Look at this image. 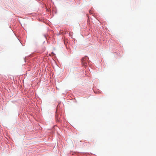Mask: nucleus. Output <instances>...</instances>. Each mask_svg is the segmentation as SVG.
I'll list each match as a JSON object with an SVG mask.
<instances>
[{
    "label": "nucleus",
    "instance_id": "1",
    "mask_svg": "<svg viewBox=\"0 0 156 156\" xmlns=\"http://www.w3.org/2000/svg\"><path fill=\"white\" fill-rule=\"evenodd\" d=\"M88 57L85 56V57L83 58L81 60V61L82 63V64L83 66L85 67L87 65V63L88 61Z\"/></svg>",
    "mask_w": 156,
    "mask_h": 156
},
{
    "label": "nucleus",
    "instance_id": "2",
    "mask_svg": "<svg viewBox=\"0 0 156 156\" xmlns=\"http://www.w3.org/2000/svg\"><path fill=\"white\" fill-rule=\"evenodd\" d=\"M55 117H56V121L57 122V121H58L59 120H58V115H55Z\"/></svg>",
    "mask_w": 156,
    "mask_h": 156
},
{
    "label": "nucleus",
    "instance_id": "3",
    "mask_svg": "<svg viewBox=\"0 0 156 156\" xmlns=\"http://www.w3.org/2000/svg\"><path fill=\"white\" fill-rule=\"evenodd\" d=\"M91 10H89V13H91Z\"/></svg>",
    "mask_w": 156,
    "mask_h": 156
}]
</instances>
